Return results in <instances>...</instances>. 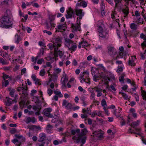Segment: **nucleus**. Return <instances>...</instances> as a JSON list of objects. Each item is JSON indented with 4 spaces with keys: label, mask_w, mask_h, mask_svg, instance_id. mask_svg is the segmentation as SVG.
I'll use <instances>...</instances> for the list:
<instances>
[{
    "label": "nucleus",
    "mask_w": 146,
    "mask_h": 146,
    "mask_svg": "<svg viewBox=\"0 0 146 146\" xmlns=\"http://www.w3.org/2000/svg\"><path fill=\"white\" fill-rule=\"evenodd\" d=\"M102 130H99V132L98 133V135H96V137L98 138H102L103 137V134L101 133Z\"/></svg>",
    "instance_id": "40"
},
{
    "label": "nucleus",
    "mask_w": 146,
    "mask_h": 146,
    "mask_svg": "<svg viewBox=\"0 0 146 146\" xmlns=\"http://www.w3.org/2000/svg\"><path fill=\"white\" fill-rule=\"evenodd\" d=\"M53 92L54 94H56V95L58 96L59 97H63V95L61 94L60 91L54 90Z\"/></svg>",
    "instance_id": "28"
},
{
    "label": "nucleus",
    "mask_w": 146,
    "mask_h": 146,
    "mask_svg": "<svg viewBox=\"0 0 146 146\" xmlns=\"http://www.w3.org/2000/svg\"><path fill=\"white\" fill-rule=\"evenodd\" d=\"M123 69V68L122 67L118 66V68L117 70V72H122Z\"/></svg>",
    "instance_id": "53"
},
{
    "label": "nucleus",
    "mask_w": 146,
    "mask_h": 146,
    "mask_svg": "<svg viewBox=\"0 0 146 146\" xmlns=\"http://www.w3.org/2000/svg\"><path fill=\"white\" fill-rule=\"evenodd\" d=\"M98 30L99 35L102 38H107L108 37V31L104 28V22L102 20L98 21Z\"/></svg>",
    "instance_id": "2"
},
{
    "label": "nucleus",
    "mask_w": 146,
    "mask_h": 146,
    "mask_svg": "<svg viewBox=\"0 0 146 146\" xmlns=\"http://www.w3.org/2000/svg\"><path fill=\"white\" fill-rule=\"evenodd\" d=\"M78 89L80 92H83L84 93H85L86 92V90H85L83 89L82 88L81 86H80L78 87Z\"/></svg>",
    "instance_id": "51"
},
{
    "label": "nucleus",
    "mask_w": 146,
    "mask_h": 146,
    "mask_svg": "<svg viewBox=\"0 0 146 146\" xmlns=\"http://www.w3.org/2000/svg\"><path fill=\"white\" fill-rule=\"evenodd\" d=\"M108 50L109 54L113 57V59L111 61L112 64H113V61L114 59L115 56L117 55V52L115 48L111 46H109L108 47Z\"/></svg>",
    "instance_id": "10"
},
{
    "label": "nucleus",
    "mask_w": 146,
    "mask_h": 146,
    "mask_svg": "<svg viewBox=\"0 0 146 146\" xmlns=\"http://www.w3.org/2000/svg\"><path fill=\"white\" fill-rule=\"evenodd\" d=\"M75 11L77 16H79L77 18V24L74 25L72 24L71 27L72 28L74 31L77 30L80 31V20L82 19V17L84 15V13L83 11V10L81 9H75Z\"/></svg>",
    "instance_id": "1"
},
{
    "label": "nucleus",
    "mask_w": 146,
    "mask_h": 146,
    "mask_svg": "<svg viewBox=\"0 0 146 146\" xmlns=\"http://www.w3.org/2000/svg\"><path fill=\"white\" fill-rule=\"evenodd\" d=\"M46 139L47 137L45 133H40L38 136V141L41 143H37L36 145L37 146H45L46 144V146L48 145L49 143L48 139Z\"/></svg>",
    "instance_id": "6"
},
{
    "label": "nucleus",
    "mask_w": 146,
    "mask_h": 146,
    "mask_svg": "<svg viewBox=\"0 0 146 146\" xmlns=\"http://www.w3.org/2000/svg\"><path fill=\"white\" fill-rule=\"evenodd\" d=\"M62 105L64 106L68 110L71 109L72 108V104L68 102L66 100H63Z\"/></svg>",
    "instance_id": "15"
},
{
    "label": "nucleus",
    "mask_w": 146,
    "mask_h": 146,
    "mask_svg": "<svg viewBox=\"0 0 146 146\" xmlns=\"http://www.w3.org/2000/svg\"><path fill=\"white\" fill-rule=\"evenodd\" d=\"M141 121L140 120H138L136 121L133 122L131 125H130L132 127H133L135 129V131L138 132V133H136L134 132L133 130L132 129L130 128L128 130V132L129 133H133L136 134L138 135L141 136V129L140 128H137L135 127L138 126L140 123Z\"/></svg>",
    "instance_id": "7"
},
{
    "label": "nucleus",
    "mask_w": 146,
    "mask_h": 146,
    "mask_svg": "<svg viewBox=\"0 0 146 146\" xmlns=\"http://www.w3.org/2000/svg\"><path fill=\"white\" fill-rule=\"evenodd\" d=\"M79 1H78V2L76 4V6H82L84 7H85L87 6V3L85 1H82L80 3H79Z\"/></svg>",
    "instance_id": "22"
},
{
    "label": "nucleus",
    "mask_w": 146,
    "mask_h": 146,
    "mask_svg": "<svg viewBox=\"0 0 146 146\" xmlns=\"http://www.w3.org/2000/svg\"><path fill=\"white\" fill-rule=\"evenodd\" d=\"M43 32L44 33H46L48 35H51L52 34V33L51 32L49 31L46 30H44L43 31Z\"/></svg>",
    "instance_id": "52"
},
{
    "label": "nucleus",
    "mask_w": 146,
    "mask_h": 146,
    "mask_svg": "<svg viewBox=\"0 0 146 146\" xmlns=\"http://www.w3.org/2000/svg\"><path fill=\"white\" fill-rule=\"evenodd\" d=\"M99 77V76H97L95 75H94L93 77V80L96 82L98 81L99 79L98 78Z\"/></svg>",
    "instance_id": "57"
},
{
    "label": "nucleus",
    "mask_w": 146,
    "mask_h": 146,
    "mask_svg": "<svg viewBox=\"0 0 146 146\" xmlns=\"http://www.w3.org/2000/svg\"><path fill=\"white\" fill-rule=\"evenodd\" d=\"M90 109L89 108H88L87 110H85V109H82V111L83 113H86L89 114V111Z\"/></svg>",
    "instance_id": "45"
},
{
    "label": "nucleus",
    "mask_w": 146,
    "mask_h": 146,
    "mask_svg": "<svg viewBox=\"0 0 146 146\" xmlns=\"http://www.w3.org/2000/svg\"><path fill=\"white\" fill-rule=\"evenodd\" d=\"M74 14V11L72 9H70L69 11H67V13L66 15L67 19L71 18Z\"/></svg>",
    "instance_id": "19"
},
{
    "label": "nucleus",
    "mask_w": 146,
    "mask_h": 146,
    "mask_svg": "<svg viewBox=\"0 0 146 146\" xmlns=\"http://www.w3.org/2000/svg\"><path fill=\"white\" fill-rule=\"evenodd\" d=\"M31 118H32V117H27L26 118V123H29L31 122Z\"/></svg>",
    "instance_id": "49"
},
{
    "label": "nucleus",
    "mask_w": 146,
    "mask_h": 146,
    "mask_svg": "<svg viewBox=\"0 0 146 146\" xmlns=\"http://www.w3.org/2000/svg\"><path fill=\"white\" fill-rule=\"evenodd\" d=\"M53 126L48 124L46 126V130L48 133H51L53 132Z\"/></svg>",
    "instance_id": "20"
},
{
    "label": "nucleus",
    "mask_w": 146,
    "mask_h": 146,
    "mask_svg": "<svg viewBox=\"0 0 146 146\" xmlns=\"http://www.w3.org/2000/svg\"><path fill=\"white\" fill-rule=\"evenodd\" d=\"M0 62L3 65H7L8 63L2 58H0Z\"/></svg>",
    "instance_id": "36"
},
{
    "label": "nucleus",
    "mask_w": 146,
    "mask_h": 146,
    "mask_svg": "<svg viewBox=\"0 0 146 146\" xmlns=\"http://www.w3.org/2000/svg\"><path fill=\"white\" fill-rule=\"evenodd\" d=\"M48 46L49 48L51 50H53L54 48V51H56L57 50H58V48L56 46H55L54 45V44L53 43H49L48 44Z\"/></svg>",
    "instance_id": "23"
},
{
    "label": "nucleus",
    "mask_w": 146,
    "mask_h": 146,
    "mask_svg": "<svg viewBox=\"0 0 146 146\" xmlns=\"http://www.w3.org/2000/svg\"><path fill=\"white\" fill-rule=\"evenodd\" d=\"M80 130L79 129H77L76 130L74 129H72L71 130V133L72 135H74L76 133H80Z\"/></svg>",
    "instance_id": "27"
},
{
    "label": "nucleus",
    "mask_w": 146,
    "mask_h": 146,
    "mask_svg": "<svg viewBox=\"0 0 146 146\" xmlns=\"http://www.w3.org/2000/svg\"><path fill=\"white\" fill-rule=\"evenodd\" d=\"M128 63L129 65L131 66H134L135 64L134 63V61L133 60H131L129 59V60Z\"/></svg>",
    "instance_id": "47"
},
{
    "label": "nucleus",
    "mask_w": 146,
    "mask_h": 146,
    "mask_svg": "<svg viewBox=\"0 0 146 146\" xmlns=\"http://www.w3.org/2000/svg\"><path fill=\"white\" fill-rule=\"evenodd\" d=\"M44 61V60L43 58H41L39 60H38L37 61V63L38 64H42V62Z\"/></svg>",
    "instance_id": "54"
},
{
    "label": "nucleus",
    "mask_w": 146,
    "mask_h": 146,
    "mask_svg": "<svg viewBox=\"0 0 146 146\" xmlns=\"http://www.w3.org/2000/svg\"><path fill=\"white\" fill-rule=\"evenodd\" d=\"M46 65L47 67H50V68H49V69L48 70V72L49 73V70H50L51 68L52 67V66H51V63L49 62H47L46 63Z\"/></svg>",
    "instance_id": "46"
},
{
    "label": "nucleus",
    "mask_w": 146,
    "mask_h": 146,
    "mask_svg": "<svg viewBox=\"0 0 146 146\" xmlns=\"http://www.w3.org/2000/svg\"><path fill=\"white\" fill-rule=\"evenodd\" d=\"M35 82V83L37 85H40V80L38 79V78H36L35 80L34 81Z\"/></svg>",
    "instance_id": "55"
},
{
    "label": "nucleus",
    "mask_w": 146,
    "mask_h": 146,
    "mask_svg": "<svg viewBox=\"0 0 146 146\" xmlns=\"http://www.w3.org/2000/svg\"><path fill=\"white\" fill-rule=\"evenodd\" d=\"M94 88H88V91L90 94V98L91 100L94 101L95 100V94L94 90Z\"/></svg>",
    "instance_id": "17"
},
{
    "label": "nucleus",
    "mask_w": 146,
    "mask_h": 146,
    "mask_svg": "<svg viewBox=\"0 0 146 146\" xmlns=\"http://www.w3.org/2000/svg\"><path fill=\"white\" fill-rule=\"evenodd\" d=\"M2 23L6 25L7 28L11 27L12 25L11 19L9 15L7 14H5L4 16L2 18Z\"/></svg>",
    "instance_id": "8"
},
{
    "label": "nucleus",
    "mask_w": 146,
    "mask_h": 146,
    "mask_svg": "<svg viewBox=\"0 0 146 146\" xmlns=\"http://www.w3.org/2000/svg\"><path fill=\"white\" fill-rule=\"evenodd\" d=\"M101 105L102 106H104L106 104V101L105 99H103L101 101Z\"/></svg>",
    "instance_id": "50"
},
{
    "label": "nucleus",
    "mask_w": 146,
    "mask_h": 146,
    "mask_svg": "<svg viewBox=\"0 0 146 146\" xmlns=\"http://www.w3.org/2000/svg\"><path fill=\"white\" fill-rule=\"evenodd\" d=\"M16 129L15 128H13L10 130V133L12 134H14L16 132Z\"/></svg>",
    "instance_id": "59"
},
{
    "label": "nucleus",
    "mask_w": 146,
    "mask_h": 146,
    "mask_svg": "<svg viewBox=\"0 0 146 146\" xmlns=\"http://www.w3.org/2000/svg\"><path fill=\"white\" fill-rule=\"evenodd\" d=\"M3 79L4 80H5V79L7 78H8L9 80H11V78L9 76V75L4 74V73H3Z\"/></svg>",
    "instance_id": "33"
},
{
    "label": "nucleus",
    "mask_w": 146,
    "mask_h": 146,
    "mask_svg": "<svg viewBox=\"0 0 146 146\" xmlns=\"http://www.w3.org/2000/svg\"><path fill=\"white\" fill-rule=\"evenodd\" d=\"M6 105L7 106H11L13 103L14 102L16 103L17 102L15 99L12 100L11 99L7 97H6Z\"/></svg>",
    "instance_id": "16"
},
{
    "label": "nucleus",
    "mask_w": 146,
    "mask_h": 146,
    "mask_svg": "<svg viewBox=\"0 0 146 146\" xmlns=\"http://www.w3.org/2000/svg\"><path fill=\"white\" fill-rule=\"evenodd\" d=\"M55 71L56 73H58L61 72V70L60 68H57L55 69Z\"/></svg>",
    "instance_id": "64"
},
{
    "label": "nucleus",
    "mask_w": 146,
    "mask_h": 146,
    "mask_svg": "<svg viewBox=\"0 0 146 146\" xmlns=\"http://www.w3.org/2000/svg\"><path fill=\"white\" fill-rule=\"evenodd\" d=\"M15 42L16 43L18 44L19 43V42L21 40V39L20 36L19 35L17 34H16L15 36Z\"/></svg>",
    "instance_id": "26"
},
{
    "label": "nucleus",
    "mask_w": 146,
    "mask_h": 146,
    "mask_svg": "<svg viewBox=\"0 0 146 146\" xmlns=\"http://www.w3.org/2000/svg\"><path fill=\"white\" fill-rule=\"evenodd\" d=\"M47 93L49 96H50L53 93V91L50 88H48L47 91Z\"/></svg>",
    "instance_id": "48"
},
{
    "label": "nucleus",
    "mask_w": 146,
    "mask_h": 146,
    "mask_svg": "<svg viewBox=\"0 0 146 146\" xmlns=\"http://www.w3.org/2000/svg\"><path fill=\"white\" fill-rule=\"evenodd\" d=\"M122 12L125 15L124 16V17H126L129 13L128 8L127 7H126L125 9L122 10Z\"/></svg>",
    "instance_id": "25"
},
{
    "label": "nucleus",
    "mask_w": 146,
    "mask_h": 146,
    "mask_svg": "<svg viewBox=\"0 0 146 146\" xmlns=\"http://www.w3.org/2000/svg\"><path fill=\"white\" fill-rule=\"evenodd\" d=\"M36 121V119L34 117H32L31 122L34 123Z\"/></svg>",
    "instance_id": "63"
},
{
    "label": "nucleus",
    "mask_w": 146,
    "mask_h": 146,
    "mask_svg": "<svg viewBox=\"0 0 146 146\" xmlns=\"http://www.w3.org/2000/svg\"><path fill=\"white\" fill-rule=\"evenodd\" d=\"M94 89H96V91L97 92V93L102 92V90L100 88L98 87H95L94 88Z\"/></svg>",
    "instance_id": "44"
},
{
    "label": "nucleus",
    "mask_w": 146,
    "mask_h": 146,
    "mask_svg": "<svg viewBox=\"0 0 146 146\" xmlns=\"http://www.w3.org/2000/svg\"><path fill=\"white\" fill-rule=\"evenodd\" d=\"M45 72L44 69H42L40 71V75L42 76H44L45 74Z\"/></svg>",
    "instance_id": "43"
},
{
    "label": "nucleus",
    "mask_w": 146,
    "mask_h": 146,
    "mask_svg": "<svg viewBox=\"0 0 146 146\" xmlns=\"http://www.w3.org/2000/svg\"><path fill=\"white\" fill-rule=\"evenodd\" d=\"M64 27V25H59L57 26V29H58L60 30L63 28Z\"/></svg>",
    "instance_id": "62"
},
{
    "label": "nucleus",
    "mask_w": 146,
    "mask_h": 146,
    "mask_svg": "<svg viewBox=\"0 0 146 146\" xmlns=\"http://www.w3.org/2000/svg\"><path fill=\"white\" fill-rule=\"evenodd\" d=\"M36 105L33 106V109L35 111L40 110L41 108V105L40 102H37Z\"/></svg>",
    "instance_id": "18"
},
{
    "label": "nucleus",
    "mask_w": 146,
    "mask_h": 146,
    "mask_svg": "<svg viewBox=\"0 0 146 146\" xmlns=\"http://www.w3.org/2000/svg\"><path fill=\"white\" fill-rule=\"evenodd\" d=\"M15 92V90L14 89H12L10 90L9 93V95L10 96L12 97H14V94Z\"/></svg>",
    "instance_id": "35"
},
{
    "label": "nucleus",
    "mask_w": 146,
    "mask_h": 146,
    "mask_svg": "<svg viewBox=\"0 0 146 146\" xmlns=\"http://www.w3.org/2000/svg\"><path fill=\"white\" fill-rule=\"evenodd\" d=\"M143 18L144 19V20L146 21V17L145 16V15H142L138 19V21L139 23L141 24H142L143 23L144 21Z\"/></svg>",
    "instance_id": "21"
},
{
    "label": "nucleus",
    "mask_w": 146,
    "mask_h": 146,
    "mask_svg": "<svg viewBox=\"0 0 146 146\" xmlns=\"http://www.w3.org/2000/svg\"><path fill=\"white\" fill-rule=\"evenodd\" d=\"M130 28L131 29L135 30L137 29V25L134 23H131L130 26Z\"/></svg>",
    "instance_id": "38"
},
{
    "label": "nucleus",
    "mask_w": 146,
    "mask_h": 146,
    "mask_svg": "<svg viewBox=\"0 0 146 146\" xmlns=\"http://www.w3.org/2000/svg\"><path fill=\"white\" fill-rule=\"evenodd\" d=\"M52 111V109L50 108H48L45 109L43 111V113L46 117H49L52 118L53 117V115L50 114V112Z\"/></svg>",
    "instance_id": "13"
},
{
    "label": "nucleus",
    "mask_w": 146,
    "mask_h": 146,
    "mask_svg": "<svg viewBox=\"0 0 146 146\" xmlns=\"http://www.w3.org/2000/svg\"><path fill=\"white\" fill-rule=\"evenodd\" d=\"M84 74L83 72L81 73L80 75L79 78L80 81L82 83H83L84 81H86V80H85V78H84Z\"/></svg>",
    "instance_id": "24"
},
{
    "label": "nucleus",
    "mask_w": 146,
    "mask_h": 146,
    "mask_svg": "<svg viewBox=\"0 0 146 146\" xmlns=\"http://www.w3.org/2000/svg\"><path fill=\"white\" fill-rule=\"evenodd\" d=\"M56 15H49V23L47 22L45 23V29L51 31L53 30L56 25L53 21L55 20Z\"/></svg>",
    "instance_id": "4"
},
{
    "label": "nucleus",
    "mask_w": 146,
    "mask_h": 146,
    "mask_svg": "<svg viewBox=\"0 0 146 146\" xmlns=\"http://www.w3.org/2000/svg\"><path fill=\"white\" fill-rule=\"evenodd\" d=\"M64 44L68 48V50L71 51V53L75 51L77 47L76 44L72 40L69 38L65 39Z\"/></svg>",
    "instance_id": "5"
},
{
    "label": "nucleus",
    "mask_w": 146,
    "mask_h": 146,
    "mask_svg": "<svg viewBox=\"0 0 146 146\" xmlns=\"http://www.w3.org/2000/svg\"><path fill=\"white\" fill-rule=\"evenodd\" d=\"M9 81L8 80H5L3 82L2 85L5 87H7L9 84Z\"/></svg>",
    "instance_id": "42"
},
{
    "label": "nucleus",
    "mask_w": 146,
    "mask_h": 146,
    "mask_svg": "<svg viewBox=\"0 0 146 146\" xmlns=\"http://www.w3.org/2000/svg\"><path fill=\"white\" fill-rule=\"evenodd\" d=\"M123 54L122 52H120L118 55H117L116 57H115L114 60H117L118 58H122L123 57Z\"/></svg>",
    "instance_id": "32"
},
{
    "label": "nucleus",
    "mask_w": 146,
    "mask_h": 146,
    "mask_svg": "<svg viewBox=\"0 0 146 146\" xmlns=\"http://www.w3.org/2000/svg\"><path fill=\"white\" fill-rule=\"evenodd\" d=\"M81 43L83 47H85L87 46L88 45V42L86 41L83 40L81 42Z\"/></svg>",
    "instance_id": "34"
},
{
    "label": "nucleus",
    "mask_w": 146,
    "mask_h": 146,
    "mask_svg": "<svg viewBox=\"0 0 146 146\" xmlns=\"http://www.w3.org/2000/svg\"><path fill=\"white\" fill-rule=\"evenodd\" d=\"M141 92L143 99L146 101V91L142 90Z\"/></svg>",
    "instance_id": "31"
},
{
    "label": "nucleus",
    "mask_w": 146,
    "mask_h": 146,
    "mask_svg": "<svg viewBox=\"0 0 146 146\" xmlns=\"http://www.w3.org/2000/svg\"><path fill=\"white\" fill-rule=\"evenodd\" d=\"M81 115V118L82 119L86 118L88 117V115L86 113H84V114H82Z\"/></svg>",
    "instance_id": "56"
},
{
    "label": "nucleus",
    "mask_w": 146,
    "mask_h": 146,
    "mask_svg": "<svg viewBox=\"0 0 146 146\" xmlns=\"http://www.w3.org/2000/svg\"><path fill=\"white\" fill-rule=\"evenodd\" d=\"M122 0H114L115 3V8H117L118 7V4L120 3H121Z\"/></svg>",
    "instance_id": "41"
},
{
    "label": "nucleus",
    "mask_w": 146,
    "mask_h": 146,
    "mask_svg": "<svg viewBox=\"0 0 146 146\" xmlns=\"http://www.w3.org/2000/svg\"><path fill=\"white\" fill-rule=\"evenodd\" d=\"M22 94L24 95L25 96H26L27 94V87H25L24 89L22 91Z\"/></svg>",
    "instance_id": "37"
},
{
    "label": "nucleus",
    "mask_w": 146,
    "mask_h": 146,
    "mask_svg": "<svg viewBox=\"0 0 146 146\" xmlns=\"http://www.w3.org/2000/svg\"><path fill=\"white\" fill-rule=\"evenodd\" d=\"M85 80H86L85 81H84V82H85V83L88 84H90V78H88L87 79H85Z\"/></svg>",
    "instance_id": "60"
},
{
    "label": "nucleus",
    "mask_w": 146,
    "mask_h": 146,
    "mask_svg": "<svg viewBox=\"0 0 146 146\" xmlns=\"http://www.w3.org/2000/svg\"><path fill=\"white\" fill-rule=\"evenodd\" d=\"M102 130H99V132L98 133V135H96V137L98 138H102L103 137V134L101 133Z\"/></svg>",
    "instance_id": "39"
},
{
    "label": "nucleus",
    "mask_w": 146,
    "mask_h": 146,
    "mask_svg": "<svg viewBox=\"0 0 146 146\" xmlns=\"http://www.w3.org/2000/svg\"><path fill=\"white\" fill-rule=\"evenodd\" d=\"M104 3H102V10L101 11V13L102 15L103 16H104L105 15V11L104 10Z\"/></svg>",
    "instance_id": "30"
},
{
    "label": "nucleus",
    "mask_w": 146,
    "mask_h": 146,
    "mask_svg": "<svg viewBox=\"0 0 146 146\" xmlns=\"http://www.w3.org/2000/svg\"><path fill=\"white\" fill-rule=\"evenodd\" d=\"M140 37L144 40H146V36L143 33H141L140 35Z\"/></svg>",
    "instance_id": "58"
},
{
    "label": "nucleus",
    "mask_w": 146,
    "mask_h": 146,
    "mask_svg": "<svg viewBox=\"0 0 146 146\" xmlns=\"http://www.w3.org/2000/svg\"><path fill=\"white\" fill-rule=\"evenodd\" d=\"M87 132V129L84 128L81 130V132L80 133H79L77 135V137L74 136L72 137V139L76 140L77 143H79L81 141L82 144H84L86 142V138L84 135L86 134Z\"/></svg>",
    "instance_id": "3"
},
{
    "label": "nucleus",
    "mask_w": 146,
    "mask_h": 146,
    "mask_svg": "<svg viewBox=\"0 0 146 146\" xmlns=\"http://www.w3.org/2000/svg\"><path fill=\"white\" fill-rule=\"evenodd\" d=\"M119 93L121 94L122 97L125 100H127L129 99L128 96L126 94L122 92H120Z\"/></svg>",
    "instance_id": "29"
},
{
    "label": "nucleus",
    "mask_w": 146,
    "mask_h": 146,
    "mask_svg": "<svg viewBox=\"0 0 146 146\" xmlns=\"http://www.w3.org/2000/svg\"><path fill=\"white\" fill-rule=\"evenodd\" d=\"M64 52L61 51L60 50H57L56 51H54V55L55 57H57L59 55L60 58L63 60H64L66 58V56L64 55Z\"/></svg>",
    "instance_id": "11"
},
{
    "label": "nucleus",
    "mask_w": 146,
    "mask_h": 146,
    "mask_svg": "<svg viewBox=\"0 0 146 146\" xmlns=\"http://www.w3.org/2000/svg\"><path fill=\"white\" fill-rule=\"evenodd\" d=\"M25 87H24L23 86V87H19L17 89V91L19 92L21 91L22 92V91L25 88Z\"/></svg>",
    "instance_id": "61"
},
{
    "label": "nucleus",
    "mask_w": 146,
    "mask_h": 146,
    "mask_svg": "<svg viewBox=\"0 0 146 146\" xmlns=\"http://www.w3.org/2000/svg\"><path fill=\"white\" fill-rule=\"evenodd\" d=\"M62 75V77L61 79V82L62 86H66V84L68 80V76L64 72Z\"/></svg>",
    "instance_id": "14"
},
{
    "label": "nucleus",
    "mask_w": 146,
    "mask_h": 146,
    "mask_svg": "<svg viewBox=\"0 0 146 146\" xmlns=\"http://www.w3.org/2000/svg\"><path fill=\"white\" fill-rule=\"evenodd\" d=\"M101 78L102 79V81L104 82L103 84L105 85L108 86L109 82L110 80V79L107 76L105 73H102L100 75Z\"/></svg>",
    "instance_id": "12"
},
{
    "label": "nucleus",
    "mask_w": 146,
    "mask_h": 146,
    "mask_svg": "<svg viewBox=\"0 0 146 146\" xmlns=\"http://www.w3.org/2000/svg\"><path fill=\"white\" fill-rule=\"evenodd\" d=\"M62 38L59 36H54L53 38L52 43L58 48L61 46Z\"/></svg>",
    "instance_id": "9"
}]
</instances>
